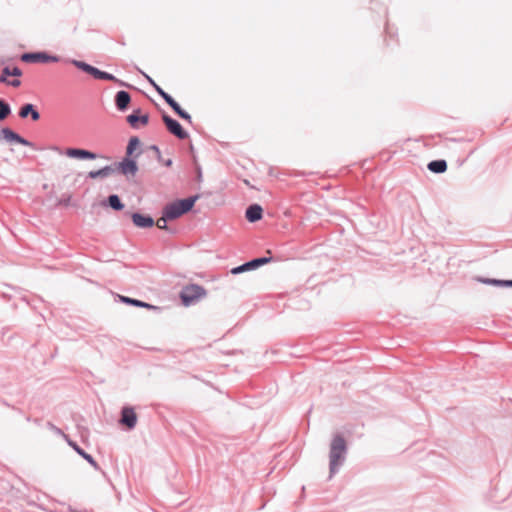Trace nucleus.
<instances>
[{"label":"nucleus","instance_id":"423d86ee","mask_svg":"<svg viewBox=\"0 0 512 512\" xmlns=\"http://www.w3.org/2000/svg\"><path fill=\"white\" fill-rule=\"evenodd\" d=\"M119 423L129 430H132L135 428V426L137 424V415H136L133 407L124 406L121 409Z\"/></svg>","mask_w":512,"mask_h":512},{"label":"nucleus","instance_id":"f257e3e1","mask_svg":"<svg viewBox=\"0 0 512 512\" xmlns=\"http://www.w3.org/2000/svg\"><path fill=\"white\" fill-rule=\"evenodd\" d=\"M348 452L347 442L343 435L335 434L330 443L329 472L330 477L338 472L343 465Z\"/></svg>","mask_w":512,"mask_h":512},{"label":"nucleus","instance_id":"0eeeda50","mask_svg":"<svg viewBox=\"0 0 512 512\" xmlns=\"http://www.w3.org/2000/svg\"><path fill=\"white\" fill-rule=\"evenodd\" d=\"M163 121L170 133L178 137L179 139H186L188 137L187 132L182 128V126L174 119L169 117L168 115H163Z\"/></svg>","mask_w":512,"mask_h":512},{"label":"nucleus","instance_id":"4be33fe9","mask_svg":"<svg viewBox=\"0 0 512 512\" xmlns=\"http://www.w3.org/2000/svg\"><path fill=\"white\" fill-rule=\"evenodd\" d=\"M132 220L134 224H154V220L151 217H145L138 213L132 215Z\"/></svg>","mask_w":512,"mask_h":512},{"label":"nucleus","instance_id":"6e6552de","mask_svg":"<svg viewBox=\"0 0 512 512\" xmlns=\"http://www.w3.org/2000/svg\"><path fill=\"white\" fill-rule=\"evenodd\" d=\"M21 60L26 63H46L58 61L57 57L49 56L45 53H24L21 55Z\"/></svg>","mask_w":512,"mask_h":512},{"label":"nucleus","instance_id":"ddd939ff","mask_svg":"<svg viewBox=\"0 0 512 512\" xmlns=\"http://www.w3.org/2000/svg\"><path fill=\"white\" fill-rule=\"evenodd\" d=\"M148 120V114L140 115V110L134 111L127 117L128 123L134 128L137 127L138 122H140L142 125L148 124Z\"/></svg>","mask_w":512,"mask_h":512},{"label":"nucleus","instance_id":"9b49d317","mask_svg":"<svg viewBox=\"0 0 512 512\" xmlns=\"http://www.w3.org/2000/svg\"><path fill=\"white\" fill-rule=\"evenodd\" d=\"M1 134H2L3 138L8 142H17L19 144L26 145V146L30 145V143L27 140H25L24 138H22L20 135H18L17 133H15L14 131H12L9 128H3L1 130Z\"/></svg>","mask_w":512,"mask_h":512},{"label":"nucleus","instance_id":"b1692460","mask_svg":"<svg viewBox=\"0 0 512 512\" xmlns=\"http://www.w3.org/2000/svg\"><path fill=\"white\" fill-rule=\"evenodd\" d=\"M92 76H94L97 79H103V80H114V76L111 74H108L106 72L100 71L97 68L94 67V70L92 72Z\"/></svg>","mask_w":512,"mask_h":512},{"label":"nucleus","instance_id":"1a4fd4ad","mask_svg":"<svg viewBox=\"0 0 512 512\" xmlns=\"http://www.w3.org/2000/svg\"><path fill=\"white\" fill-rule=\"evenodd\" d=\"M63 436L65 437L68 445L71 448H73V450L79 456H81L83 459H85L94 469H96V470L100 469L98 463L95 461V459L92 457V455L86 453L76 442H74L71 439H69L67 435L63 434Z\"/></svg>","mask_w":512,"mask_h":512},{"label":"nucleus","instance_id":"aec40b11","mask_svg":"<svg viewBox=\"0 0 512 512\" xmlns=\"http://www.w3.org/2000/svg\"><path fill=\"white\" fill-rule=\"evenodd\" d=\"M428 169L434 173H443L447 169V163L444 160L431 161L428 164Z\"/></svg>","mask_w":512,"mask_h":512},{"label":"nucleus","instance_id":"393cba45","mask_svg":"<svg viewBox=\"0 0 512 512\" xmlns=\"http://www.w3.org/2000/svg\"><path fill=\"white\" fill-rule=\"evenodd\" d=\"M77 68L89 73L92 75V72L94 70V67L85 63V62H82V61H77V60H74L72 62Z\"/></svg>","mask_w":512,"mask_h":512},{"label":"nucleus","instance_id":"bb28decb","mask_svg":"<svg viewBox=\"0 0 512 512\" xmlns=\"http://www.w3.org/2000/svg\"><path fill=\"white\" fill-rule=\"evenodd\" d=\"M139 145V140L134 137L129 140L128 146H127V154L131 155L134 151V149Z\"/></svg>","mask_w":512,"mask_h":512},{"label":"nucleus","instance_id":"9d476101","mask_svg":"<svg viewBox=\"0 0 512 512\" xmlns=\"http://www.w3.org/2000/svg\"><path fill=\"white\" fill-rule=\"evenodd\" d=\"M65 154L70 158H78V159H95L96 155L88 150L78 149V148H68L65 151Z\"/></svg>","mask_w":512,"mask_h":512},{"label":"nucleus","instance_id":"6ab92c4d","mask_svg":"<svg viewBox=\"0 0 512 512\" xmlns=\"http://www.w3.org/2000/svg\"><path fill=\"white\" fill-rule=\"evenodd\" d=\"M167 104L183 119L187 120V121H191V116L186 113L180 106L179 104L172 98V97H167Z\"/></svg>","mask_w":512,"mask_h":512},{"label":"nucleus","instance_id":"f03ea898","mask_svg":"<svg viewBox=\"0 0 512 512\" xmlns=\"http://www.w3.org/2000/svg\"><path fill=\"white\" fill-rule=\"evenodd\" d=\"M196 199L197 197H189L167 204L163 209L161 218L157 221L156 224H159L160 221L167 222L176 220L192 209Z\"/></svg>","mask_w":512,"mask_h":512},{"label":"nucleus","instance_id":"7ed1b4c3","mask_svg":"<svg viewBox=\"0 0 512 512\" xmlns=\"http://www.w3.org/2000/svg\"><path fill=\"white\" fill-rule=\"evenodd\" d=\"M206 295V290L197 284L185 286L180 292V299L185 306L193 304Z\"/></svg>","mask_w":512,"mask_h":512},{"label":"nucleus","instance_id":"a878e982","mask_svg":"<svg viewBox=\"0 0 512 512\" xmlns=\"http://www.w3.org/2000/svg\"><path fill=\"white\" fill-rule=\"evenodd\" d=\"M108 201L109 205L115 210H120L123 208V205L117 195H111Z\"/></svg>","mask_w":512,"mask_h":512},{"label":"nucleus","instance_id":"f3484780","mask_svg":"<svg viewBox=\"0 0 512 512\" xmlns=\"http://www.w3.org/2000/svg\"><path fill=\"white\" fill-rule=\"evenodd\" d=\"M262 208L261 206L255 204V205H251L247 210H246V218L248 219V221L250 222H256V221H259L262 217Z\"/></svg>","mask_w":512,"mask_h":512},{"label":"nucleus","instance_id":"412c9836","mask_svg":"<svg viewBox=\"0 0 512 512\" xmlns=\"http://www.w3.org/2000/svg\"><path fill=\"white\" fill-rule=\"evenodd\" d=\"M113 168L110 167V166H106L102 169H99L97 171H90L88 176L92 179H95V178H104V177H108L109 175H111V173L113 172Z\"/></svg>","mask_w":512,"mask_h":512},{"label":"nucleus","instance_id":"20e7f679","mask_svg":"<svg viewBox=\"0 0 512 512\" xmlns=\"http://www.w3.org/2000/svg\"><path fill=\"white\" fill-rule=\"evenodd\" d=\"M271 260H272L271 257L254 258L250 261H247L239 266L232 268L231 273L233 275H238V274L246 272V271L255 270V269L261 267L262 265L269 263Z\"/></svg>","mask_w":512,"mask_h":512},{"label":"nucleus","instance_id":"f8f14e48","mask_svg":"<svg viewBox=\"0 0 512 512\" xmlns=\"http://www.w3.org/2000/svg\"><path fill=\"white\" fill-rule=\"evenodd\" d=\"M119 169L124 175L134 176L138 168L135 161L131 159H124L121 163H119Z\"/></svg>","mask_w":512,"mask_h":512},{"label":"nucleus","instance_id":"39448f33","mask_svg":"<svg viewBox=\"0 0 512 512\" xmlns=\"http://www.w3.org/2000/svg\"><path fill=\"white\" fill-rule=\"evenodd\" d=\"M21 75L22 71L18 67H5L2 70L0 82L13 87H19L21 85V81L19 80V77H21Z\"/></svg>","mask_w":512,"mask_h":512},{"label":"nucleus","instance_id":"a211bd4d","mask_svg":"<svg viewBox=\"0 0 512 512\" xmlns=\"http://www.w3.org/2000/svg\"><path fill=\"white\" fill-rule=\"evenodd\" d=\"M477 280L483 284L493 285L498 287H511L512 288V280H500L494 278H484L479 277Z\"/></svg>","mask_w":512,"mask_h":512},{"label":"nucleus","instance_id":"cd10ccee","mask_svg":"<svg viewBox=\"0 0 512 512\" xmlns=\"http://www.w3.org/2000/svg\"><path fill=\"white\" fill-rule=\"evenodd\" d=\"M152 85L155 87L156 91L162 96V98L167 102V97H171L169 94H167L161 87H159L157 84H155L152 80H150Z\"/></svg>","mask_w":512,"mask_h":512},{"label":"nucleus","instance_id":"dca6fc26","mask_svg":"<svg viewBox=\"0 0 512 512\" xmlns=\"http://www.w3.org/2000/svg\"><path fill=\"white\" fill-rule=\"evenodd\" d=\"M28 115H31L33 121H37L40 118L39 112L34 108L32 104H26L22 106L19 111V116L21 118H26Z\"/></svg>","mask_w":512,"mask_h":512},{"label":"nucleus","instance_id":"4468645a","mask_svg":"<svg viewBox=\"0 0 512 512\" xmlns=\"http://www.w3.org/2000/svg\"><path fill=\"white\" fill-rule=\"evenodd\" d=\"M131 101V97L128 92L126 91H119L116 94L115 102L116 106L119 110L123 111L127 109L129 103Z\"/></svg>","mask_w":512,"mask_h":512},{"label":"nucleus","instance_id":"2eb2a0df","mask_svg":"<svg viewBox=\"0 0 512 512\" xmlns=\"http://www.w3.org/2000/svg\"><path fill=\"white\" fill-rule=\"evenodd\" d=\"M119 297H120V301L121 302L129 304V305H133V306H137V307H143V308H147V309H153V310H158L159 309V307H157V306H154V305L149 304L147 302H143V301L138 300V299L130 298V297H127V296H119Z\"/></svg>","mask_w":512,"mask_h":512},{"label":"nucleus","instance_id":"5701e85b","mask_svg":"<svg viewBox=\"0 0 512 512\" xmlns=\"http://www.w3.org/2000/svg\"><path fill=\"white\" fill-rule=\"evenodd\" d=\"M11 110H10V107L9 105L4 102L3 100H0V121H3L4 119H6L8 117V115L10 114Z\"/></svg>","mask_w":512,"mask_h":512},{"label":"nucleus","instance_id":"c85d7f7f","mask_svg":"<svg viewBox=\"0 0 512 512\" xmlns=\"http://www.w3.org/2000/svg\"><path fill=\"white\" fill-rule=\"evenodd\" d=\"M160 228L164 229L165 231L169 232V233H177V229L176 227L177 226H168V225H165V226H159Z\"/></svg>","mask_w":512,"mask_h":512}]
</instances>
